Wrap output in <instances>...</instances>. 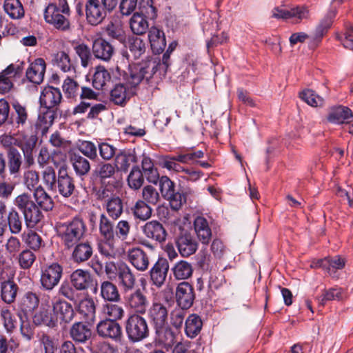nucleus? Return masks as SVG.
<instances>
[{"instance_id":"f257e3e1","label":"nucleus","mask_w":353,"mask_h":353,"mask_svg":"<svg viewBox=\"0 0 353 353\" xmlns=\"http://www.w3.org/2000/svg\"><path fill=\"white\" fill-rule=\"evenodd\" d=\"M57 230L62 245L65 249L70 250L85 236L87 227L81 218L74 217L57 225Z\"/></svg>"},{"instance_id":"f03ea898","label":"nucleus","mask_w":353,"mask_h":353,"mask_svg":"<svg viewBox=\"0 0 353 353\" xmlns=\"http://www.w3.org/2000/svg\"><path fill=\"white\" fill-rule=\"evenodd\" d=\"M70 10L67 0H57L49 4L44 12L46 21L61 31L70 30Z\"/></svg>"},{"instance_id":"7ed1b4c3","label":"nucleus","mask_w":353,"mask_h":353,"mask_svg":"<svg viewBox=\"0 0 353 353\" xmlns=\"http://www.w3.org/2000/svg\"><path fill=\"white\" fill-rule=\"evenodd\" d=\"M159 65L158 60L149 59L141 63L130 66L128 72L124 77L126 86L129 89L134 90L142 81H148L157 71Z\"/></svg>"},{"instance_id":"20e7f679","label":"nucleus","mask_w":353,"mask_h":353,"mask_svg":"<svg viewBox=\"0 0 353 353\" xmlns=\"http://www.w3.org/2000/svg\"><path fill=\"white\" fill-rule=\"evenodd\" d=\"M14 204L23 214L28 228H34L43 218L40 208L28 193L24 192L18 195L14 200Z\"/></svg>"},{"instance_id":"39448f33","label":"nucleus","mask_w":353,"mask_h":353,"mask_svg":"<svg viewBox=\"0 0 353 353\" xmlns=\"http://www.w3.org/2000/svg\"><path fill=\"white\" fill-rule=\"evenodd\" d=\"M128 339L131 343H138L147 339L150 329L147 320L138 314H130L124 323Z\"/></svg>"},{"instance_id":"423d86ee","label":"nucleus","mask_w":353,"mask_h":353,"mask_svg":"<svg viewBox=\"0 0 353 353\" xmlns=\"http://www.w3.org/2000/svg\"><path fill=\"white\" fill-rule=\"evenodd\" d=\"M23 229V220L19 212L11 208L7 211V207L0 203V236L10 232L12 234H19Z\"/></svg>"},{"instance_id":"0eeeda50","label":"nucleus","mask_w":353,"mask_h":353,"mask_svg":"<svg viewBox=\"0 0 353 353\" xmlns=\"http://www.w3.org/2000/svg\"><path fill=\"white\" fill-rule=\"evenodd\" d=\"M63 267L57 262L46 264L41 268L40 284L46 291L57 287L63 276Z\"/></svg>"},{"instance_id":"6e6552de","label":"nucleus","mask_w":353,"mask_h":353,"mask_svg":"<svg viewBox=\"0 0 353 353\" xmlns=\"http://www.w3.org/2000/svg\"><path fill=\"white\" fill-rule=\"evenodd\" d=\"M159 190L162 196L169 201L171 208L179 210L183 203L185 202V196L175 190V185L168 176H163L159 179Z\"/></svg>"},{"instance_id":"1a4fd4ad","label":"nucleus","mask_w":353,"mask_h":353,"mask_svg":"<svg viewBox=\"0 0 353 353\" xmlns=\"http://www.w3.org/2000/svg\"><path fill=\"white\" fill-rule=\"evenodd\" d=\"M75 191L74 179L68 174L65 166H61L57 174V188L53 192H59L64 198H69Z\"/></svg>"},{"instance_id":"9d476101","label":"nucleus","mask_w":353,"mask_h":353,"mask_svg":"<svg viewBox=\"0 0 353 353\" xmlns=\"http://www.w3.org/2000/svg\"><path fill=\"white\" fill-rule=\"evenodd\" d=\"M125 300L126 306L133 312V314L143 315L149 307V300L141 289L128 294Z\"/></svg>"},{"instance_id":"9b49d317","label":"nucleus","mask_w":353,"mask_h":353,"mask_svg":"<svg viewBox=\"0 0 353 353\" xmlns=\"http://www.w3.org/2000/svg\"><path fill=\"white\" fill-rule=\"evenodd\" d=\"M143 236L156 243H163L166 240L167 232L163 225L157 220L147 221L141 227Z\"/></svg>"},{"instance_id":"f8f14e48","label":"nucleus","mask_w":353,"mask_h":353,"mask_svg":"<svg viewBox=\"0 0 353 353\" xmlns=\"http://www.w3.org/2000/svg\"><path fill=\"white\" fill-rule=\"evenodd\" d=\"M97 334L103 338L120 341L122 339V329L120 324L108 319L101 320L97 325Z\"/></svg>"},{"instance_id":"ddd939ff","label":"nucleus","mask_w":353,"mask_h":353,"mask_svg":"<svg viewBox=\"0 0 353 353\" xmlns=\"http://www.w3.org/2000/svg\"><path fill=\"white\" fill-rule=\"evenodd\" d=\"M148 317L153 327L167 325L168 319V307L157 300H154L148 308Z\"/></svg>"},{"instance_id":"4468645a","label":"nucleus","mask_w":353,"mask_h":353,"mask_svg":"<svg viewBox=\"0 0 353 353\" xmlns=\"http://www.w3.org/2000/svg\"><path fill=\"white\" fill-rule=\"evenodd\" d=\"M85 16L88 23L97 26L106 17L107 11L99 0H88L85 6Z\"/></svg>"},{"instance_id":"2eb2a0df","label":"nucleus","mask_w":353,"mask_h":353,"mask_svg":"<svg viewBox=\"0 0 353 353\" xmlns=\"http://www.w3.org/2000/svg\"><path fill=\"white\" fill-rule=\"evenodd\" d=\"M176 301L179 307L189 309L195 299L194 288L188 282L183 281L176 288Z\"/></svg>"},{"instance_id":"dca6fc26","label":"nucleus","mask_w":353,"mask_h":353,"mask_svg":"<svg viewBox=\"0 0 353 353\" xmlns=\"http://www.w3.org/2000/svg\"><path fill=\"white\" fill-rule=\"evenodd\" d=\"M14 112L11 116V123L18 132H23L26 128H32L27 108L19 102L12 104Z\"/></svg>"},{"instance_id":"f3484780","label":"nucleus","mask_w":353,"mask_h":353,"mask_svg":"<svg viewBox=\"0 0 353 353\" xmlns=\"http://www.w3.org/2000/svg\"><path fill=\"white\" fill-rule=\"evenodd\" d=\"M176 245L180 254L188 257L196 252L198 243L195 238L188 232H181L176 239Z\"/></svg>"},{"instance_id":"a211bd4d","label":"nucleus","mask_w":353,"mask_h":353,"mask_svg":"<svg viewBox=\"0 0 353 353\" xmlns=\"http://www.w3.org/2000/svg\"><path fill=\"white\" fill-rule=\"evenodd\" d=\"M39 101L42 108H59L62 101V94L59 88L47 86L43 89Z\"/></svg>"},{"instance_id":"6ab92c4d","label":"nucleus","mask_w":353,"mask_h":353,"mask_svg":"<svg viewBox=\"0 0 353 353\" xmlns=\"http://www.w3.org/2000/svg\"><path fill=\"white\" fill-rule=\"evenodd\" d=\"M169 270V263L167 259L159 258L152 267L150 274L152 283L160 288L165 283Z\"/></svg>"},{"instance_id":"aec40b11","label":"nucleus","mask_w":353,"mask_h":353,"mask_svg":"<svg viewBox=\"0 0 353 353\" xmlns=\"http://www.w3.org/2000/svg\"><path fill=\"white\" fill-rule=\"evenodd\" d=\"M137 161L135 152L130 149L119 150L115 155L114 165L117 172L126 173Z\"/></svg>"},{"instance_id":"412c9836","label":"nucleus","mask_w":353,"mask_h":353,"mask_svg":"<svg viewBox=\"0 0 353 353\" xmlns=\"http://www.w3.org/2000/svg\"><path fill=\"white\" fill-rule=\"evenodd\" d=\"M70 336L79 344H85L91 339L92 331L91 325L83 322H76L70 329Z\"/></svg>"},{"instance_id":"4be33fe9","label":"nucleus","mask_w":353,"mask_h":353,"mask_svg":"<svg viewBox=\"0 0 353 353\" xmlns=\"http://www.w3.org/2000/svg\"><path fill=\"white\" fill-rule=\"evenodd\" d=\"M128 260L138 271L148 270L150 261L148 254L140 248H133L128 251Z\"/></svg>"},{"instance_id":"5701e85b","label":"nucleus","mask_w":353,"mask_h":353,"mask_svg":"<svg viewBox=\"0 0 353 353\" xmlns=\"http://www.w3.org/2000/svg\"><path fill=\"white\" fill-rule=\"evenodd\" d=\"M1 297L8 304L14 302L18 292V285L12 278L0 276Z\"/></svg>"},{"instance_id":"b1692460","label":"nucleus","mask_w":353,"mask_h":353,"mask_svg":"<svg viewBox=\"0 0 353 353\" xmlns=\"http://www.w3.org/2000/svg\"><path fill=\"white\" fill-rule=\"evenodd\" d=\"M92 51L95 58L109 61L114 54V48L104 39L98 38L93 41Z\"/></svg>"},{"instance_id":"393cba45","label":"nucleus","mask_w":353,"mask_h":353,"mask_svg":"<svg viewBox=\"0 0 353 353\" xmlns=\"http://www.w3.org/2000/svg\"><path fill=\"white\" fill-rule=\"evenodd\" d=\"M21 72L19 65L10 64L0 73V93L8 92L13 86L14 78Z\"/></svg>"},{"instance_id":"a878e982","label":"nucleus","mask_w":353,"mask_h":353,"mask_svg":"<svg viewBox=\"0 0 353 353\" xmlns=\"http://www.w3.org/2000/svg\"><path fill=\"white\" fill-rule=\"evenodd\" d=\"M273 17L277 19H296V22H300L301 20L307 19L309 17V10L304 6H296L290 10L276 8L273 10Z\"/></svg>"},{"instance_id":"bb28decb","label":"nucleus","mask_w":353,"mask_h":353,"mask_svg":"<svg viewBox=\"0 0 353 353\" xmlns=\"http://www.w3.org/2000/svg\"><path fill=\"white\" fill-rule=\"evenodd\" d=\"M71 254V259L77 264H81L88 261L93 254L94 248L91 242L85 241H80L74 245Z\"/></svg>"},{"instance_id":"cd10ccee","label":"nucleus","mask_w":353,"mask_h":353,"mask_svg":"<svg viewBox=\"0 0 353 353\" xmlns=\"http://www.w3.org/2000/svg\"><path fill=\"white\" fill-rule=\"evenodd\" d=\"M70 282L76 290H85L92 285L93 277L89 271L77 269L71 274Z\"/></svg>"},{"instance_id":"c85d7f7f","label":"nucleus","mask_w":353,"mask_h":353,"mask_svg":"<svg viewBox=\"0 0 353 353\" xmlns=\"http://www.w3.org/2000/svg\"><path fill=\"white\" fill-rule=\"evenodd\" d=\"M52 309L54 313L59 315L61 321L65 323L71 322L75 315L72 305L61 299L52 302Z\"/></svg>"},{"instance_id":"c756f323","label":"nucleus","mask_w":353,"mask_h":353,"mask_svg":"<svg viewBox=\"0 0 353 353\" xmlns=\"http://www.w3.org/2000/svg\"><path fill=\"white\" fill-rule=\"evenodd\" d=\"M46 65L43 59H37L26 70V77L30 82L40 84L44 78Z\"/></svg>"},{"instance_id":"7c9ffc66","label":"nucleus","mask_w":353,"mask_h":353,"mask_svg":"<svg viewBox=\"0 0 353 353\" xmlns=\"http://www.w3.org/2000/svg\"><path fill=\"white\" fill-rule=\"evenodd\" d=\"M148 39L154 53L160 54L164 50L166 40L162 30L156 26H152L148 30Z\"/></svg>"},{"instance_id":"2f4dec72","label":"nucleus","mask_w":353,"mask_h":353,"mask_svg":"<svg viewBox=\"0 0 353 353\" xmlns=\"http://www.w3.org/2000/svg\"><path fill=\"white\" fill-rule=\"evenodd\" d=\"M134 94V90L129 89L123 83H117L110 91V99L117 105H123Z\"/></svg>"},{"instance_id":"473e14b6","label":"nucleus","mask_w":353,"mask_h":353,"mask_svg":"<svg viewBox=\"0 0 353 353\" xmlns=\"http://www.w3.org/2000/svg\"><path fill=\"white\" fill-rule=\"evenodd\" d=\"M70 162L77 176H85L90 171L91 165L89 160L79 153L73 152L70 154Z\"/></svg>"},{"instance_id":"72a5a7b5","label":"nucleus","mask_w":353,"mask_h":353,"mask_svg":"<svg viewBox=\"0 0 353 353\" xmlns=\"http://www.w3.org/2000/svg\"><path fill=\"white\" fill-rule=\"evenodd\" d=\"M117 276L119 283L124 292H128L134 288L136 279L132 270L128 265L120 267Z\"/></svg>"},{"instance_id":"f704fd0d","label":"nucleus","mask_w":353,"mask_h":353,"mask_svg":"<svg viewBox=\"0 0 353 353\" xmlns=\"http://www.w3.org/2000/svg\"><path fill=\"white\" fill-rule=\"evenodd\" d=\"M194 230L199 241L203 244H208L212 237V230L206 219L198 216L194 222Z\"/></svg>"},{"instance_id":"c9c22d12","label":"nucleus","mask_w":353,"mask_h":353,"mask_svg":"<svg viewBox=\"0 0 353 353\" xmlns=\"http://www.w3.org/2000/svg\"><path fill=\"white\" fill-rule=\"evenodd\" d=\"M100 296L108 302L117 303L121 300L117 286L109 281H105L101 283Z\"/></svg>"},{"instance_id":"e433bc0d","label":"nucleus","mask_w":353,"mask_h":353,"mask_svg":"<svg viewBox=\"0 0 353 353\" xmlns=\"http://www.w3.org/2000/svg\"><path fill=\"white\" fill-rule=\"evenodd\" d=\"M158 341L165 346L171 347L176 343V336L172 328L167 325L153 327Z\"/></svg>"},{"instance_id":"4c0bfd02","label":"nucleus","mask_w":353,"mask_h":353,"mask_svg":"<svg viewBox=\"0 0 353 353\" xmlns=\"http://www.w3.org/2000/svg\"><path fill=\"white\" fill-rule=\"evenodd\" d=\"M108 217L116 221L119 219L123 212V205L119 196L114 195L112 199H108L106 203L103 204Z\"/></svg>"},{"instance_id":"58836bf2","label":"nucleus","mask_w":353,"mask_h":353,"mask_svg":"<svg viewBox=\"0 0 353 353\" xmlns=\"http://www.w3.org/2000/svg\"><path fill=\"white\" fill-rule=\"evenodd\" d=\"M8 168L10 175L18 176L22 165V157L16 148H10L7 152Z\"/></svg>"},{"instance_id":"ea45409f","label":"nucleus","mask_w":353,"mask_h":353,"mask_svg":"<svg viewBox=\"0 0 353 353\" xmlns=\"http://www.w3.org/2000/svg\"><path fill=\"white\" fill-rule=\"evenodd\" d=\"M114 224L107 214L102 213L99 216V231L104 240H114Z\"/></svg>"},{"instance_id":"a19ab883","label":"nucleus","mask_w":353,"mask_h":353,"mask_svg":"<svg viewBox=\"0 0 353 353\" xmlns=\"http://www.w3.org/2000/svg\"><path fill=\"white\" fill-rule=\"evenodd\" d=\"M35 325H46L54 327L57 325V320L49 308L41 307L33 317Z\"/></svg>"},{"instance_id":"79ce46f5","label":"nucleus","mask_w":353,"mask_h":353,"mask_svg":"<svg viewBox=\"0 0 353 353\" xmlns=\"http://www.w3.org/2000/svg\"><path fill=\"white\" fill-rule=\"evenodd\" d=\"M53 61L61 70L64 72L75 73L76 68L72 62L68 54L64 51H59L54 55Z\"/></svg>"},{"instance_id":"37998d69","label":"nucleus","mask_w":353,"mask_h":353,"mask_svg":"<svg viewBox=\"0 0 353 353\" xmlns=\"http://www.w3.org/2000/svg\"><path fill=\"white\" fill-rule=\"evenodd\" d=\"M352 117V112L350 108L344 106H339L330 110L327 116V120L329 122L333 123H343Z\"/></svg>"},{"instance_id":"c03bdc74","label":"nucleus","mask_w":353,"mask_h":353,"mask_svg":"<svg viewBox=\"0 0 353 353\" xmlns=\"http://www.w3.org/2000/svg\"><path fill=\"white\" fill-rule=\"evenodd\" d=\"M130 27L134 34L142 35L148 30L149 24L143 14L136 12L130 20Z\"/></svg>"},{"instance_id":"a18cd8bd","label":"nucleus","mask_w":353,"mask_h":353,"mask_svg":"<svg viewBox=\"0 0 353 353\" xmlns=\"http://www.w3.org/2000/svg\"><path fill=\"white\" fill-rule=\"evenodd\" d=\"M111 75L104 66L98 65L92 77V85L97 90H102L110 81Z\"/></svg>"},{"instance_id":"49530a36","label":"nucleus","mask_w":353,"mask_h":353,"mask_svg":"<svg viewBox=\"0 0 353 353\" xmlns=\"http://www.w3.org/2000/svg\"><path fill=\"white\" fill-rule=\"evenodd\" d=\"M141 167L143 176H145L147 181L149 183L157 184L160 177L157 168L154 167L152 159L148 157H143Z\"/></svg>"},{"instance_id":"de8ad7c7","label":"nucleus","mask_w":353,"mask_h":353,"mask_svg":"<svg viewBox=\"0 0 353 353\" xmlns=\"http://www.w3.org/2000/svg\"><path fill=\"white\" fill-rule=\"evenodd\" d=\"M131 212L135 219L145 221L150 219L152 214V209L150 205L144 201L138 200L131 208Z\"/></svg>"},{"instance_id":"09e8293b","label":"nucleus","mask_w":353,"mask_h":353,"mask_svg":"<svg viewBox=\"0 0 353 353\" xmlns=\"http://www.w3.org/2000/svg\"><path fill=\"white\" fill-rule=\"evenodd\" d=\"M34 197L37 205L43 210L49 211L53 208L54 202L52 199L41 185H39L34 191Z\"/></svg>"},{"instance_id":"8fccbe9b","label":"nucleus","mask_w":353,"mask_h":353,"mask_svg":"<svg viewBox=\"0 0 353 353\" xmlns=\"http://www.w3.org/2000/svg\"><path fill=\"white\" fill-rule=\"evenodd\" d=\"M3 9L12 19H19L24 16V9L19 0H5Z\"/></svg>"},{"instance_id":"3c124183","label":"nucleus","mask_w":353,"mask_h":353,"mask_svg":"<svg viewBox=\"0 0 353 353\" xmlns=\"http://www.w3.org/2000/svg\"><path fill=\"white\" fill-rule=\"evenodd\" d=\"M202 327L201 318L195 314H190L185 321V332L190 338H194L199 334Z\"/></svg>"},{"instance_id":"603ef678","label":"nucleus","mask_w":353,"mask_h":353,"mask_svg":"<svg viewBox=\"0 0 353 353\" xmlns=\"http://www.w3.org/2000/svg\"><path fill=\"white\" fill-rule=\"evenodd\" d=\"M101 311L108 317V319L117 322L122 319L125 314L124 309L121 305L112 303V302L104 304Z\"/></svg>"},{"instance_id":"864d4df0","label":"nucleus","mask_w":353,"mask_h":353,"mask_svg":"<svg viewBox=\"0 0 353 353\" xmlns=\"http://www.w3.org/2000/svg\"><path fill=\"white\" fill-rule=\"evenodd\" d=\"M106 34L121 43L125 41V33L123 30V26L119 21L115 20L110 21L105 27Z\"/></svg>"},{"instance_id":"5fc2aeb1","label":"nucleus","mask_w":353,"mask_h":353,"mask_svg":"<svg viewBox=\"0 0 353 353\" xmlns=\"http://www.w3.org/2000/svg\"><path fill=\"white\" fill-rule=\"evenodd\" d=\"M174 276L177 280H185L190 277L193 272L192 265L185 261L177 262L172 269Z\"/></svg>"},{"instance_id":"6e6d98bb","label":"nucleus","mask_w":353,"mask_h":353,"mask_svg":"<svg viewBox=\"0 0 353 353\" xmlns=\"http://www.w3.org/2000/svg\"><path fill=\"white\" fill-rule=\"evenodd\" d=\"M23 241L31 249L34 251L40 250L45 246L42 237L35 231L29 230L22 235Z\"/></svg>"},{"instance_id":"4d7b16f0","label":"nucleus","mask_w":353,"mask_h":353,"mask_svg":"<svg viewBox=\"0 0 353 353\" xmlns=\"http://www.w3.org/2000/svg\"><path fill=\"white\" fill-rule=\"evenodd\" d=\"M128 48L133 57L137 59L145 53L146 44L142 39L133 36L128 39Z\"/></svg>"},{"instance_id":"13d9d810","label":"nucleus","mask_w":353,"mask_h":353,"mask_svg":"<svg viewBox=\"0 0 353 353\" xmlns=\"http://www.w3.org/2000/svg\"><path fill=\"white\" fill-rule=\"evenodd\" d=\"M78 311L87 319L92 321L95 316L96 307L92 298L86 297L78 303Z\"/></svg>"},{"instance_id":"bf43d9fd","label":"nucleus","mask_w":353,"mask_h":353,"mask_svg":"<svg viewBox=\"0 0 353 353\" xmlns=\"http://www.w3.org/2000/svg\"><path fill=\"white\" fill-rule=\"evenodd\" d=\"M0 316L6 332L12 334L17 329V321L11 311L8 308H3L0 311Z\"/></svg>"},{"instance_id":"052dcab7","label":"nucleus","mask_w":353,"mask_h":353,"mask_svg":"<svg viewBox=\"0 0 353 353\" xmlns=\"http://www.w3.org/2000/svg\"><path fill=\"white\" fill-rule=\"evenodd\" d=\"M127 181L129 187L132 190H137L141 188L144 183V177L138 166L132 167Z\"/></svg>"},{"instance_id":"680f3d73","label":"nucleus","mask_w":353,"mask_h":353,"mask_svg":"<svg viewBox=\"0 0 353 353\" xmlns=\"http://www.w3.org/2000/svg\"><path fill=\"white\" fill-rule=\"evenodd\" d=\"M117 171L114 164L103 162L99 164L95 173L101 182L103 183L106 179L113 177Z\"/></svg>"},{"instance_id":"e2e57ef3","label":"nucleus","mask_w":353,"mask_h":353,"mask_svg":"<svg viewBox=\"0 0 353 353\" xmlns=\"http://www.w3.org/2000/svg\"><path fill=\"white\" fill-rule=\"evenodd\" d=\"M74 50L81 60V66L87 68L92 59L90 48L86 44L81 43L74 46Z\"/></svg>"},{"instance_id":"0e129e2a","label":"nucleus","mask_w":353,"mask_h":353,"mask_svg":"<svg viewBox=\"0 0 353 353\" xmlns=\"http://www.w3.org/2000/svg\"><path fill=\"white\" fill-rule=\"evenodd\" d=\"M43 183L48 190L54 191L57 188V176L52 166L46 167L41 172Z\"/></svg>"},{"instance_id":"69168bd1","label":"nucleus","mask_w":353,"mask_h":353,"mask_svg":"<svg viewBox=\"0 0 353 353\" xmlns=\"http://www.w3.org/2000/svg\"><path fill=\"white\" fill-rule=\"evenodd\" d=\"M142 199L149 205H156L160 201V196L157 189L152 185H146L142 190Z\"/></svg>"},{"instance_id":"338daca9","label":"nucleus","mask_w":353,"mask_h":353,"mask_svg":"<svg viewBox=\"0 0 353 353\" xmlns=\"http://www.w3.org/2000/svg\"><path fill=\"white\" fill-rule=\"evenodd\" d=\"M343 298V292L341 288H330L325 290L322 295L318 298L319 305L323 306L327 301L337 300L340 301Z\"/></svg>"},{"instance_id":"774afa93","label":"nucleus","mask_w":353,"mask_h":353,"mask_svg":"<svg viewBox=\"0 0 353 353\" xmlns=\"http://www.w3.org/2000/svg\"><path fill=\"white\" fill-rule=\"evenodd\" d=\"M299 96L302 100L312 107L322 106L324 103L323 99L312 90H303Z\"/></svg>"}]
</instances>
